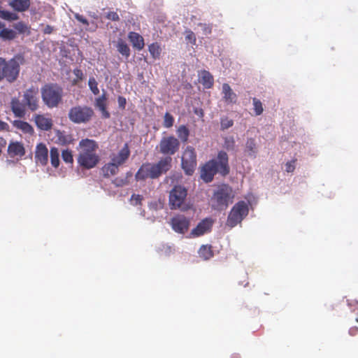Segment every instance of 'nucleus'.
<instances>
[{"mask_svg":"<svg viewBox=\"0 0 358 358\" xmlns=\"http://www.w3.org/2000/svg\"><path fill=\"white\" fill-rule=\"evenodd\" d=\"M39 108V90L36 86H31L23 92L22 102L16 97L11 99L10 108L14 115L23 117L26 110L36 111Z\"/></svg>","mask_w":358,"mask_h":358,"instance_id":"1","label":"nucleus"},{"mask_svg":"<svg viewBox=\"0 0 358 358\" xmlns=\"http://www.w3.org/2000/svg\"><path fill=\"white\" fill-rule=\"evenodd\" d=\"M172 167V158L166 156L161 158L157 163H143L135 174L137 181L147 179H157L162 174L166 173Z\"/></svg>","mask_w":358,"mask_h":358,"instance_id":"2","label":"nucleus"},{"mask_svg":"<svg viewBox=\"0 0 358 358\" xmlns=\"http://www.w3.org/2000/svg\"><path fill=\"white\" fill-rule=\"evenodd\" d=\"M78 147L79 153L77 161L79 166L86 169L95 167L100 160L96 153L98 143L92 139L85 138L79 142Z\"/></svg>","mask_w":358,"mask_h":358,"instance_id":"3","label":"nucleus"},{"mask_svg":"<svg viewBox=\"0 0 358 358\" xmlns=\"http://www.w3.org/2000/svg\"><path fill=\"white\" fill-rule=\"evenodd\" d=\"M22 60L21 56H15L8 61L0 57V82L4 79L10 83L15 82L19 76Z\"/></svg>","mask_w":358,"mask_h":358,"instance_id":"4","label":"nucleus"},{"mask_svg":"<svg viewBox=\"0 0 358 358\" xmlns=\"http://www.w3.org/2000/svg\"><path fill=\"white\" fill-rule=\"evenodd\" d=\"M41 92L43 102L48 108L58 106L62 100L63 90L57 84H46L41 88Z\"/></svg>","mask_w":358,"mask_h":358,"instance_id":"5","label":"nucleus"},{"mask_svg":"<svg viewBox=\"0 0 358 358\" xmlns=\"http://www.w3.org/2000/svg\"><path fill=\"white\" fill-rule=\"evenodd\" d=\"M232 188L228 185H222L215 191L213 197V208L217 210L226 209L229 204L233 202Z\"/></svg>","mask_w":358,"mask_h":358,"instance_id":"6","label":"nucleus"},{"mask_svg":"<svg viewBox=\"0 0 358 358\" xmlns=\"http://www.w3.org/2000/svg\"><path fill=\"white\" fill-rule=\"evenodd\" d=\"M94 115V110L91 107L78 105L70 108L68 117L75 124H83L90 122Z\"/></svg>","mask_w":358,"mask_h":358,"instance_id":"7","label":"nucleus"},{"mask_svg":"<svg viewBox=\"0 0 358 358\" xmlns=\"http://www.w3.org/2000/svg\"><path fill=\"white\" fill-rule=\"evenodd\" d=\"M249 208L244 201L237 202L231 208L227 220V226L234 227L248 215Z\"/></svg>","mask_w":358,"mask_h":358,"instance_id":"8","label":"nucleus"},{"mask_svg":"<svg viewBox=\"0 0 358 358\" xmlns=\"http://www.w3.org/2000/svg\"><path fill=\"white\" fill-rule=\"evenodd\" d=\"M196 153L195 149L190 145L185 148L182 154L181 166L185 173L192 176L196 167Z\"/></svg>","mask_w":358,"mask_h":358,"instance_id":"9","label":"nucleus"},{"mask_svg":"<svg viewBox=\"0 0 358 358\" xmlns=\"http://www.w3.org/2000/svg\"><path fill=\"white\" fill-rule=\"evenodd\" d=\"M187 195V189L182 185H175L169 193V206L171 210L182 209Z\"/></svg>","mask_w":358,"mask_h":358,"instance_id":"10","label":"nucleus"},{"mask_svg":"<svg viewBox=\"0 0 358 358\" xmlns=\"http://www.w3.org/2000/svg\"><path fill=\"white\" fill-rule=\"evenodd\" d=\"M179 139L174 136H164L159 143V151L164 157H171L175 155L180 149Z\"/></svg>","mask_w":358,"mask_h":358,"instance_id":"11","label":"nucleus"},{"mask_svg":"<svg viewBox=\"0 0 358 358\" xmlns=\"http://www.w3.org/2000/svg\"><path fill=\"white\" fill-rule=\"evenodd\" d=\"M215 162V169L217 173L226 176L229 173V157L226 152L220 151L216 159H210Z\"/></svg>","mask_w":358,"mask_h":358,"instance_id":"12","label":"nucleus"},{"mask_svg":"<svg viewBox=\"0 0 358 358\" xmlns=\"http://www.w3.org/2000/svg\"><path fill=\"white\" fill-rule=\"evenodd\" d=\"M172 229L177 233L185 234L189 227V220L182 215H178L171 220Z\"/></svg>","mask_w":358,"mask_h":358,"instance_id":"13","label":"nucleus"},{"mask_svg":"<svg viewBox=\"0 0 358 358\" xmlns=\"http://www.w3.org/2000/svg\"><path fill=\"white\" fill-rule=\"evenodd\" d=\"M34 159L36 164L41 166H46L48 162V150L46 145L40 143L36 145L34 155Z\"/></svg>","mask_w":358,"mask_h":358,"instance_id":"14","label":"nucleus"},{"mask_svg":"<svg viewBox=\"0 0 358 358\" xmlns=\"http://www.w3.org/2000/svg\"><path fill=\"white\" fill-rule=\"evenodd\" d=\"M216 173L217 172L215 169V162L213 161L207 162L201 169V178L205 182L213 181Z\"/></svg>","mask_w":358,"mask_h":358,"instance_id":"15","label":"nucleus"},{"mask_svg":"<svg viewBox=\"0 0 358 358\" xmlns=\"http://www.w3.org/2000/svg\"><path fill=\"white\" fill-rule=\"evenodd\" d=\"M130 156V150L127 143H125L122 148L117 153L110 155V160L117 166L124 164Z\"/></svg>","mask_w":358,"mask_h":358,"instance_id":"16","label":"nucleus"},{"mask_svg":"<svg viewBox=\"0 0 358 358\" xmlns=\"http://www.w3.org/2000/svg\"><path fill=\"white\" fill-rule=\"evenodd\" d=\"M33 117L36 125L39 129L48 131L52 129L53 123L50 117L40 114H35Z\"/></svg>","mask_w":358,"mask_h":358,"instance_id":"17","label":"nucleus"},{"mask_svg":"<svg viewBox=\"0 0 358 358\" xmlns=\"http://www.w3.org/2000/svg\"><path fill=\"white\" fill-rule=\"evenodd\" d=\"M8 155L10 157H22L25 155V149L23 144L20 142H10L8 146Z\"/></svg>","mask_w":358,"mask_h":358,"instance_id":"18","label":"nucleus"},{"mask_svg":"<svg viewBox=\"0 0 358 358\" xmlns=\"http://www.w3.org/2000/svg\"><path fill=\"white\" fill-rule=\"evenodd\" d=\"M213 225L211 219L206 218L201 220L197 226L192 229V234L194 236H200L210 230Z\"/></svg>","mask_w":358,"mask_h":358,"instance_id":"19","label":"nucleus"},{"mask_svg":"<svg viewBox=\"0 0 358 358\" xmlns=\"http://www.w3.org/2000/svg\"><path fill=\"white\" fill-rule=\"evenodd\" d=\"M128 38L131 43L133 48L138 50L143 49L145 46L144 39L138 33L130 31L128 34Z\"/></svg>","mask_w":358,"mask_h":358,"instance_id":"20","label":"nucleus"},{"mask_svg":"<svg viewBox=\"0 0 358 358\" xmlns=\"http://www.w3.org/2000/svg\"><path fill=\"white\" fill-rule=\"evenodd\" d=\"M8 5L16 12H25L30 6V0H11L9 1Z\"/></svg>","mask_w":358,"mask_h":358,"instance_id":"21","label":"nucleus"},{"mask_svg":"<svg viewBox=\"0 0 358 358\" xmlns=\"http://www.w3.org/2000/svg\"><path fill=\"white\" fill-rule=\"evenodd\" d=\"M106 100L107 97L105 93L95 100V106L101 112L103 118L110 117V113L106 109Z\"/></svg>","mask_w":358,"mask_h":358,"instance_id":"22","label":"nucleus"},{"mask_svg":"<svg viewBox=\"0 0 358 358\" xmlns=\"http://www.w3.org/2000/svg\"><path fill=\"white\" fill-rule=\"evenodd\" d=\"M57 143L62 145H66L73 142V138L71 134L65 131L57 130L56 131Z\"/></svg>","mask_w":358,"mask_h":358,"instance_id":"23","label":"nucleus"},{"mask_svg":"<svg viewBox=\"0 0 358 358\" xmlns=\"http://www.w3.org/2000/svg\"><path fill=\"white\" fill-rule=\"evenodd\" d=\"M258 149L256 141L253 138H248L245 143V152L251 158H256Z\"/></svg>","mask_w":358,"mask_h":358,"instance_id":"24","label":"nucleus"},{"mask_svg":"<svg viewBox=\"0 0 358 358\" xmlns=\"http://www.w3.org/2000/svg\"><path fill=\"white\" fill-rule=\"evenodd\" d=\"M223 98L227 103H232L236 101V94L233 92L231 87L227 83L222 85Z\"/></svg>","mask_w":358,"mask_h":358,"instance_id":"25","label":"nucleus"},{"mask_svg":"<svg viewBox=\"0 0 358 358\" xmlns=\"http://www.w3.org/2000/svg\"><path fill=\"white\" fill-rule=\"evenodd\" d=\"M119 166L113 163V162H110L106 164L102 168L101 171L103 173V176L105 178H108L110 176H114L118 173Z\"/></svg>","mask_w":358,"mask_h":358,"instance_id":"26","label":"nucleus"},{"mask_svg":"<svg viewBox=\"0 0 358 358\" xmlns=\"http://www.w3.org/2000/svg\"><path fill=\"white\" fill-rule=\"evenodd\" d=\"M200 82L206 89H210L213 86L214 79L212 74L206 70L201 72Z\"/></svg>","mask_w":358,"mask_h":358,"instance_id":"27","label":"nucleus"},{"mask_svg":"<svg viewBox=\"0 0 358 358\" xmlns=\"http://www.w3.org/2000/svg\"><path fill=\"white\" fill-rule=\"evenodd\" d=\"M13 125L14 127L22 131L24 134L31 135L34 132L32 126L28 122L22 120H15L13 122Z\"/></svg>","mask_w":358,"mask_h":358,"instance_id":"28","label":"nucleus"},{"mask_svg":"<svg viewBox=\"0 0 358 358\" xmlns=\"http://www.w3.org/2000/svg\"><path fill=\"white\" fill-rule=\"evenodd\" d=\"M117 50L126 59L130 56L131 50L127 43L122 38L117 41L116 44Z\"/></svg>","mask_w":358,"mask_h":358,"instance_id":"29","label":"nucleus"},{"mask_svg":"<svg viewBox=\"0 0 358 358\" xmlns=\"http://www.w3.org/2000/svg\"><path fill=\"white\" fill-rule=\"evenodd\" d=\"M50 158L51 165L57 169L59 167L60 161H59V149L56 147H52L50 150Z\"/></svg>","mask_w":358,"mask_h":358,"instance_id":"30","label":"nucleus"},{"mask_svg":"<svg viewBox=\"0 0 358 358\" xmlns=\"http://www.w3.org/2000/svg\"><path fill=\"white\" fill-rule=\"evenodd\" d=\"M17 36V33L13 29L8 28H3L0 31V38L3 41H12Z\"/></svg>","mask_w":358,"mask_h":358,"instance_id":"31","label":"nucleus"},{"mask_svg":"<svg viewBox=\"0 0 358 358\" xmlns=\"http://www.w3.org/2000/svg\"><path fill=\"white\" fill-rule=\"evenodd\" d=\"M148 50L154 59H158L160 57L162 48L157 42H155L148 45Z\"/></svg>","mask_w":358,"mask_h":358,"instance_id":"32","label":"nucleus"},{"mask_svg":"<svg viewBox=\"0 0 358 358\" xmlns=\"http://www.w3.org/2000/svg\"><path fill=\"white\" fill-rule=\"evenodd\" d=\"M199 257L205 260L213 257V252L210 245H202L199 250Z\"/></svg>","mask_w":358,"mask_h":358,"instance_id":"33","label":"nucleus"},{"mask_svg":"<svg viewBox=\"0 0 358 358\" xmlns=\"http://www.w3.org/2000/svg\"><path fill=\"white\" fill-rule=\"evenodd\" d=\"M0 18L8 22L15 21L19 19V15L13 12L6 10H0Z\"/></svg>","mask_w":358,"mask_h":358,"instance_id":"34","label":"nucleus"},{"mask_svg":"<svg viewBox=\"0 0 358 358\" xmlns=\"http://www.w3.org/2000/svg\"><path fill=\"white\" fill-rule=\"evenodd\" d=\"M177 134L183 143H186L188 141L189 131L185 125H180L177 129Z\"/></svg>","mask_w":358,"mask_h":358,"instance_id":"35","label":"nucleus"},{"mask_svg":"<svg viewBox=\"0 0 358 358\" xmlns=\"http://www.w3.org/2000/svg\"><path fill=\"white\" fill-rule=\"evenodd\" d=\"M14 29L19 34H27V35L31 33V28L25 22L20 21L13 24Z\"/></svg>","mask_w":358,"mask_h":358,"instance_id":"36","label":"nucleus"},{"mask_svg":"<svg viewBox=\"0 0 358 358\" xmlns=\"http://www.w3.org/2000/svg\"><path fill=\"white\" fill-rule=\"evenodd\" d=\"M131 176V173L128 172L126 177H117L113 180L112 183L117 187H122L129 184V178Z\"/></svg>","mask_w":358,"mask_h":358,"instance_id":"37","label":"nucleus"},{"mask_svg":"<svg viewBox=\"0 0 358 358\" xmlns=\"http://www.w3.org/2000/svg\"><path fill=\"white\" fill-rule=\"evenodd\" d=\"M62 159L66 164H73V157L72 154V151L69 149H66L62 150Z\"/></svg>","mask_w":358,"mask_h":358,"instance_id":"38","label":"nucleus"},{"mask_svg":"<svg viewBox=\"0 0 358 358\" xmlns=\"http://www.w3.org/2000/svg\"><path fill=\"white\" fill-rule=\"evenodd\" d=\"M252 103L255 115H260L262 114L264 108L261 101L255 97L252 99Z\"/></svg>","mask_w":358,"mask_h":358,"instance_id":"39","label":"nucleus"},{"mask_svg":"<svg viewBox=\"0 0 358 358\" xmlns=\"http://www.w3.org/2000/svg\"><path fill=\"white\" fill-rule=\"evenodd\" d=\"M174 124V118L171 114L166 112L164 116L163 126L165 128H170Z\"/></svg>","mask_w":358,"mask_h":358,"instance_id":"40","label":"nucleus"},{"mask_svg":"<svg viewBox=\"0 0 358 358\" xmlns=\"http://www.w3.org/2000/svg\"><path fill=\"white\" fill-rule=\"evenodd\" d=\"M234 124V121L228 117H223L220 120V127L222 130L227 129L231 127Z\"/></svg>","mask_w":358,"mask_h":358,"instance_id":"41","label":"nucleus"},{"mask_svg":"<svg viewBox=\"0 0 358 358\" xmlns=\"http://www.w3.org/2000/svg\"><path fill=\"white\" fill-rule=\"evenodd\" d=\"M88 85L90 87V89L91 90L92 92L94 95H97L99 93V90L98 88V83L94 77L90 78L89 81H88Z\"/></svg>","mask_w":358,"mask_h":358,"instance_id":"42","label":"nucleus"},{"mask_svg":"<svg viewBox=\"0 0 358 358\" xmlns=\"http://www.w3.org/2000/svg\"><path fill=\"white\" fill-rule=\"evenodd\" d=\"M185 34H186V36H185L186 41H188L192 44H195L196 38L194 33L191 30H186Z\"/></svg>","mask_w":358,"mask_h":358,"instance_id":"43","label":"nucleus"},{"mask_svg":"<svg viewBox=\"0 0 358 358\" xmlns=\"http://www.w3.org/2000/svg\"><path fill=\"white\" fill-rule=\"evenodd\" d=\"M106 17L111 21L118 22L120 20L119 15L117 12L109 11L106 13Z\"/></svg>","mask_w":358,"mask_h":358,"instance_id":"44","label":"nucleus"},{"mask_svg":"<svg viewBox=\"0 0 358 358\" xmlns=\"http://www.w3.org/2000/svg\"><path fill=\"white\" fill-rule=\"evenodd\" d=\"M199 26L202 28L203 34L204 35L210 34L212 32V26L210 24H207L205 23H199Z\"/></svg>","mask_w":358,"mask_h":358,"instance_id":"45","label":"nucleus"},{"mask_svg":"<svg viewBox=\"0 0 358 358\" xmlns=\"http://www.w3.org/2000/svg\"><path fill=\"white\" fill-rule=\"evenodd\" d=\"M73 74L76 77V79L73 80V83L76 84L78 81L82 80L83 79V73L80 69H73Z\"/></svg>","mask_w":358,"mask_h":358,"instance_id":"46","label":"nucleus"},{"mask_svg":"<svg viewBox=\"0 0 358 358\" xmlns=\"http://www.w3.org/2000/svg\"><path fill=\"white\" fill-rule=\"evenodd\" d=\"M296 159H293L290 162H287L285 164V171L287 172V173H292L294 171L295 169V163H296Z\"/></svg>","mask_w":358,"mask_h":358,"instance_id":"47","label":"nucleus"},{"mask_svg":"<svg viewBox=\"0 0 358 358\" xmlns=\"http://www.w3.org/2000/svg\"><path fill=\"white\" fill-rule=\"evenodd\" d=\"M143 196L140 194H133L131 197V201L134 205H141Z\"/></svg>","mask_w":358,"mask_h":358,"instance_id":"48","label":"nucleus"},{"mask_svg":"<svg viewBox=\"0 0 358 358\" xmlns=\"http://www.w3.org/2000/svg\"><path fill=\"white\" fill-rule=\"evenodd\" d=\"M234 139L233 137L231 138H227L224 141V145L227 149H233L234 147Z\"/></svg>","mask_w":358,"mask_h":358,"instance_id":"49","label":"nucleus"},{"mask_svg":"<svg viewBox=\"0 0 358 358\" xmlns=\"http://www.w3.org/2000/svg\"><path fill=\"white\" fill-rule=\"evenodd\" d=\"M75 18L79 21L80 22H81L82 24H83L84 25H86V26H88L89 25V22L88 20L85 17H83V15L78 14V13H76L75 14Z\"/></svg>","mask_w":358,"mask_h":358,"instance_id":"50","label":"nucleus"},{"mask_svg":"<svg viewBox=\"0 0 358 358\" xmlns=\"http://www.w3.org/2000/svg\"><path fill=\"white\" fill-rule=\"evenodd\" d=\"M9 125L2 120H0V131H8Z\"/></svg>","mask_w":358,"mask_h":358,"instance_id":"51","label":"nucleus"},{"mask_svg":"<svg viewBox=\"0 0 358 358\" xmlns=\"http://www.w3.org/2000/svg\"><path fill=\"white\" fill-rule=\"evenodd\" d=\"M117 101L119 106L122 108H124L126 105V99L123 96H119Z\"/></svg>","mask_w":358,"mask_h":358,"instance_id":"52","label":"nucleus"},{"mask_svg":"<svg viewBox=\"0 0 358 358\" xmlns=\"http://www.w3.org/2000/svg\"><path fill=\"white\" fill-rule=\"evenodd\" d=\"M54 29L52 26L48 24L45 26V27L43 29V33L45 34H50L52 33Z\"/></svg>","mask_w":358,"mask_h":358,"instance_id":"53","label":"nucleus"},{"mask_svg":"<svg viewBox=\"0 0 358 358\" xmlns=\"http://www.w3.org/2000/svg\"><path fill=\"white\" fill-rule=\"evenodd\" d=\"M357 333H358V328L357 327H351L349 329V334L350 336H355L357 334Z\"/></svg>","mask_w":358,"mask_h":358,"instance_id":"54","label":"nucleus"},{"mask_svg":"<svg viewBox=\"0 0 358 358\" xmlns=\"http://www.w3.org/2000/svg\"><path fill=\"white\" fill-rule=\"evenodd\" d=\"M232 358H241L238 355H233Z\"/></svg>","mask_w":358,"mask_h":358,"instance_id":"55","label":"nucleus"},{"mask_svg":"<svg viewBox=\"0 0 358 358\" xmlns=\"http://www.w3.org/2000/svg\"><path fill=\"white\" fill-rule=\"evenodd\" d=\"M4 27V24L0 22V29Z\"/></svg>","mask_w":358,"mask_h":358,"instance_id":"56","label":"nucleus"},{"mask_svg":"<svg viewBox=\"0 0 358 358\" xmlns=\"http://www.w3.org/2000/svg\"><path fill=\"white\" fill-rule=\"evenodd\" d=\"M357 322H358V320H357Z\"/></svg>","mask_w":358,"mask_h":358,"instance_id":"57","label":"nucleus"}]
</instances>
